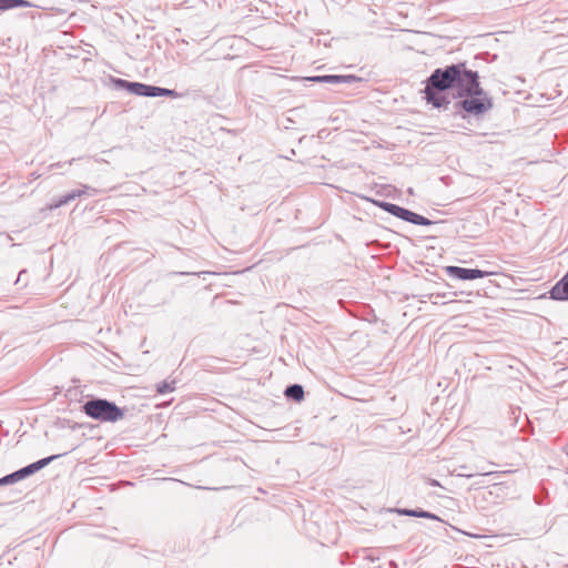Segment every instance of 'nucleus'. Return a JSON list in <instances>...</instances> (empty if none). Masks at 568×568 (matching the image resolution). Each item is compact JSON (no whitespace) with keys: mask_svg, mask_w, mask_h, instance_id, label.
Returning a JSON list of instances; mask_svg holds the SVG:
<instances>
[{"mask_svg":"<svg viewBox=\"0 0 568 568\" xmlns=\"http://www.w3.org/2000/svg\"><path fill=\"white\" fill-rule=\"evenodd\" d=\"M454 89L459 98L454 103V113L466 118L464 113L479 116L493 109V99L483 89L478 71L458 62L435 69L425 81L424 99L434 108L447 110L450 100L447 90Z\"/></svg>","mask_w":568,"mask_h":568,"instance_id":"nucleus-1","label":"nucleus"},{"mask_svg":"<svg viewBox=\"0 0 568 568\" xmlns=\"http://www.w3.org/2000/svg\"><path fill=\"white\" fill-rule=\"evenodd\" d=\"M82 412L101 423H116L124 417V409L105 398L91 397L82 405Z\"/></svg>","mask_w":568,"mask_h":568,"instance_id":"nucleus-2","label":"nucleus"},{"mask_svg":"<svg viewBox=\"0 0 568 568\" xmlns=\"http://www.w3.org/2000/svg\"><path fill=\"white\" fill-rule=\"evenodd\" d=\"M375 204L388 214L415 225L428 226L435 223L420 214L390 202L377 201Z\"/></svg>","mask_w":568,"mask_h":568,"instance_id":"nucleus-3","label":"nucleus"},{"mask_svg":"<svg viewBox=\"0 0 568 568\" xmlns=\"http://www.w3.org/2000/svg\"><path fill=\"white\" fill-rule=\"evenodd\" d=\"M63 455L64 454H57V455H51V456L41 458V459H39L32 464H29L9 475H6L2 478H0V486L14 484L19 480L30 477Z\"/></svg>","mask_w":568,"mask_h":568,"instance_id":"nucleus-4","label":"nucleus"},{"mask_svg":"<svg viewBox=\"0 0 568 568\" xmlns=\"http://www.w3.org/2000/svg\"><path fill=\"white\" fill-rule=\"evenodd\" d=\"M111 81L115 89L125 90L129 93L138 97L152 98L153 85L151 84H145L141 82H130L128 80L120 78H111Z\"/></svg>","mask_w":568,"mask_h":568,"instance_id":"nucleus-5","label":"nucleus"},{"mask_svg":"<svg viewBox=\"0 0 568 568\" xmlns=\"http://www.w3.org/2000/svg\"><path fill=\"white\" fill-rule=\"evenodd\" d=\"M445 271L448 276L460 281H473L490 275V272L481 271L479 268H465L455 265L447 266Z\"/></svg>","mask_w":568,"mask_h":568,"instance_id":"nucleus-6","label":"nucleus"},{"mask_svg":"<svg viewBox=\"0 0 568 568\" xmlns=\"http://www.w3.org/2000/svg\"><path fill=\"white\" fill-rule=\"evenodd\" d=\"M311 81L315 82H324L329 84H351L357 81H361V79L353 74H346V75H339V74H326V75H315L310 78Z\"/></svg>","mask_w":568,"mask_h":568,"instance_id":"nucleus-7","label":"nucleus"},{"mask_svg":"<svg viewBox=\"0 0 568 568\" xmlns=\"http://www.w3.org/2000/svg\"><path fill=\"white\" fill-rule=\"evenodd\" d=\"M284 395L294 402H301L304 398V388L300 384H292L288 385L285 390Z\"/></svg>","mask_w":568,"mask_h":568,"instance_id":"nucleus-8","label":"nucleus"},{"mask_svg":"<svg viewBox=\"0 0 568 568\" xmlns=\"http://www.w3.org/2000/svg\"><path fill=\"white\" fill-rule=\"evenodd\" d=\"M33 4L28 0H0V10L6 11L14 8H30Z\"/></svg>","mask_w":568,"mask_h":568,"instance_id":"nucleus-9","label":"nucleus"},{"mask_svg":"<svg viewBox=\"0 0 568 568\" xmlns=\"http://www.w3.org/2000/svg\"><path fill=\"white\" fill-rule=\"evenodd\" d=\"M156 97H169V98L176 99V98H180L181 94L179 92H176L175 90L153 85L152 98H156Z\"/></svg>","mask_w":568,"mask_h":568,"instance_id":"nucleus-10","label":"nucleus"},{"mask_svg":"<svg viewBox=\"0 0 568 568\" xmlns=\"http://www.w3.org/2000/svg\"><path fill=\"white\" fill-rule=\"evenodd\" d=\"M175 389V381H163L156 385V392L161 395L171 393Z\"/></svg>","mask_w":568,"mask_h":568,"instance_id":"nucleus-11","label":"nucleus"},{"mask_svg":"<svg viewBox=\"0 0 568 568\" xmlns=\"http://www.w3.org/2000/svg\"><path fill=\"white\" fill-rule=\"evenodd\" d=\"M68 204V201L65 200L64 195L60 196L59 199L57 200H53L49 205H48V209L49 210H55V209H59L63 205H67Z\"/></svg>","mask_w":568,"mask_h":568,"instance_id":"nucleus-12","label":"nucleus"},{"mask_svg":"<svg viewBox=\"0 0 568 568\" xmlns=\"http://www.w3.org/2000/svg\"><path fill=\"white\" fill-rule=\"evenodd\" d=\"M415 517L428 518V519H434V520L438 519V517L435 514L423 510V509H416Z\"/></svg>","mask_w":568,"mask_h":568,"instance_id":"nucleus-13","label":"nucleus"},{"mask_svg":"<svg viewBox=\"0 0 568 568\" xmlns=\"http://www.w3.org/2000/svg\"><path fill=\"white\" fill-rule=\"evenodd\" d=\"M458 469H459L460 471H459V473H456V475H457V476H464V477L470 478V477H473V476L475 475V474H473V473H469V474H467V473H466V470H468V469H469V467H468L467 465H460V466L458 467Z\"/></svg>","mask_w":568,"mask_h":568,"instance_id":"nucleus-14","label":"nucleus"},{"mask_svg":"<svg viewBox=\"0 0 568 568\" xmlns=\"http://www.w3.org/2000/svg\"><path fill=\"white\" fill-rule=\"evenodd\" d=\"M88 191H91L92 194H98L100 193L99 190L97 189H93V187H90L89 185H83L82 189H79V190H74V192H80V196H82L83 194H85Z\"/></svg>","mask_w":568,"mask_h":568,"instance_id":"nucleus-15","label":"nucleus"},{"mask_svg":"<svg viewBox=\"0 0 568 568\" xmlns=\"http://www.w3.org/2000/svg\"><path fill=\"white\" fill-rule=\"evenodd\" d=\"M64 197H65V200L68 201V204H69L71 201L75 200L77 197H80V192H74V190H73V191L67 193L64 195Z\"/></svg>","mask_w":568,"mask_h":568,"instance_id":"nucleus-16","label":"nucleus"},{"mask_svg":"<svg viewBox=\"0 0 568 568\" xmlns=\"http://www.w3.org/2000/svg\"><path fill=\"white\" fill-rule=\"evenodd\" d=\"M190 8H196L199 4H205V0H186Z\"/></svg>","mask_w":568,"mask_h":568,"instance_id":"nucleus-17","label":"nucleus"},{"mask_svg":"<svg viewBox=\"0 0 568 568\" xmlns=\"http://www.w3.org/2000/svg\"><path fill=\"white\" fill-rule=\"evenodd\" d=\"M476 471L477 474H480V475H484V476H488V475H491L494 474V471H490V470H486V468L484 466L481 467H476Z\"/></svg>","mask_w":568,"mask_h":568,"instance_id":"nucleus-18","label":"nucleus"},{"mask_svg":"<svg viewBox=\"0 0 568 568\" xmlns=\"http://www.w3.org/2000/svg\"><path fill=\"white\" fill-rule=\"evenodd\" d=\"M399 514H403L405 516L415 517L416 509H402V510H399Z\"/></svg>","mask_w":568,"mask_h":568,"instance_id":"nucleus-19","label":"nucleus"},{"mask_svg":"<svg viewBox=\"0 0 568 568\" xmlns=\"http://www.w3.org/2000/svg\"><path fill=\"white\" fill-rule=\"evenodd\" d=\"M27 274V271L26 270H22L19 272V275H18V278L16 281V284L20 283L21 281H23V276Z\"/></svg>","mask_w":568,"mask_h":568,"instance_id":"nucleus-20","label":"nucleus"},{"mask_svg":"<svg viewBox=\"0 0 568 568\" xmlns=\"http://www.w3.org/2000/svg\"><path fill=\"white\" fill-rule=\"evenodd\" d=\"M429 485L436 487L439 486V483L436 479H429Z\"/></svg>","mask_w":568,"mask_h":568,"instance_id":"nucleus-21","label":"nucleus"},{"mask_svg":"<svg viewBox=\"0 0 568 568\" xmlns=\"http://www.w3.org/2000/svg\"><path fill=\"white\" fill-rule=\"evenodd\" d=\"M389 567L390 568H397V564L395 561H389Z\"/></svg>","mask_w":568,"mask_h":568,"instance_id":"nucleus-22","label":"nucleus"},{"mask_svg":"<svg viewBox=\"0 0 568 568\" xmlns=\"http://www.w3.org/2000/svg\"><path fill=\"white\" fill-rule=\"evenodd\" d=\"M51 166H52V168H53V166L60 168L61 165H60V163H55V164H52Z\"/></svg>","mask_w":568,"mask_h":568,"instance_id":"nucleus-23","label":"nucleus"}]
</instances>
